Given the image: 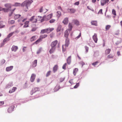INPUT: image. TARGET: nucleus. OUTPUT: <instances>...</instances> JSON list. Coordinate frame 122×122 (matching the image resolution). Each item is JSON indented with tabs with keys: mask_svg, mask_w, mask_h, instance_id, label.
Returning a JSON list of instances; mask_svg holds the SVG:
<instances>
[{
	"mask_svg": "<svg viewBox=\"0 0 122 122\" xmlns=\"http://www.w3.org/2000/svg\"><path fill=\"white\" fill-rule=\"evenodd\" d=\"M33 1L32 0H26L25 1L21 4L16 3H15L14 5L17 6H21L24 7V11H27L28 9V6H29L32 2Z\"/></svg>",
	"mask_w": 122,
	"mask_h": 122,
	"instance_id": "nucleus-1",
	"label": "nucleus"
},
{
	"mask_svg": "<svg viewBox=\"0 0 122 122\" xmlns=\"http://www.w3.org/2000/svg\"><path fill=\"white\" fill-rule=\"evenodd\" d=\"M5 6L7 8H3L2 10L4 12H6L10 10L11 8V5L10 4L7 3L5 5Z\"/></svg>",
	"mask_w": 122,
	"mask_h": 122,
	"instance_id": "nucleus-2",
	"label": "nucleus"
},
{
	"mask_svg": "<svg viewBox=\"0 0 122 122\" xmlns=\"http://www.w3.org/2000/svg\"><path fill=\"white\" fill-rule=\"evenodd\" d=\"M69 44V40L68 38H66L65 45H63L62 46V51H66V47H68Z\"/></svg>",
	"mask_w": 122,
	"mask_h": 122,
	"instance_id": "nucleus-3",
	"label": "nucleus"
},
{
	"mask_svg": "<svg viewBox=\"0 0 122 122\" xmlns=\"http://www.w3.org/2000/svg\"><path fill=\"white\" fill-rule=\"evenodd\" d=\"M27 18H23L22 17H21V18L19 19L18 20V22L20 23V24L21 26H22L23 25V23H21L24 22L25 21L27 20Z\"/></svg>",
	"mask_w": 122,
	"mask_h": 122,
	"instance_id": "nucleus-4",
	"label": "nucleus"
},
{
	"mask_svg": "<svg viewBox=\"0 0 122 122\" xmlns=\"http://www.w3.org/2000/svg\"><path fill=\"white\" fill-rule=\"evenodd\" d=\"M52 14H50L46 16H44V20L47 21L51 19L52 16Z\"/></svg>",
	"mask_w": 122,
	"mask_h": 122,
	"instance_id": "nucleus-5",
	"label": "nucleus"
},
{
	"mask_svg": "<svg viewBox=\"0 0 122 122\" xmlns=\"http://www.w3.org/2000/svg\"><path fill=\"white\" fill-rule=\"evenodd\" d=\"M40 89L38 87H35L30 92L31 95H32L34 93L36 92L37 91H40Z\"/></svg>",
	"mask_w": 122,
	"mask_h": 122,
	"instance_id": "nucleus-6",
	"label": "nucleus"
},
{
	"mask_svg": "<svg viewBox=\"0 0 122 122\" xmlns=\"http://www.w3.org/2000/svg\"><path fill=\"white\" fill-rule=\"evenodd\" d=\"M109 0H101L100 1L101 5L104 6L106 4H108Z\"/></svg>",
	"mask_w": 122,
	"mask_h": 122,
	"instance_id": "nucleus-7",
	"label": "nucleus"
},
{
	"mask_svg": "<svg viewBox=\"0 0 122 122\" xmlns=\"http://www.w3.org/2000/svg\"><path fill=\"white\" fill-rule=\"evenodd\" d=\"M48 10L46 9H43V7H41L39 9V11L40 13H45Z\"/></svg>",
	"mask_w": 122,
	"mask_h": 122,
	"instance_id": "nucleus-8",
	"label": "nucleus"
},
{
	"mask_svg": "<svg viewBox=\"0 0 122 122\" xmlns=\"http://www.w3.org/2000/svg\"><path fill=\"white\" fill-rule=\"evenodd\" d=\"M30 21L32 23L36 22L37 20V19L34 16H32L29 19Z\"/></svg>",
	"mask_w": 122,
	"mask_h": 122,
	"instance_id": "nucleus-9",
	"label": "nucleus"
},
{
	"mask_svg": "<svg viewBox=\"0 0 122 122\" xmlns=\"http://www.w3.org/2000/svg\"><path fill=\"white\" fill-rule=\"evenodd\" d=\"M58 41L57 40H55L52 42L51 43V47H55V46L57 45Z\"/></svg>",
	"mask_w": 122,
	"mask_h": 122,
	"instance_id": "nucleus-10",
	"label": "nucleus"
},
{
	"mask_svg": "<svg viewBox=\"0 0 122 122\" xmlns=\"http://www.w3.org/2000/svg\"><path fill=\"white\" fill-rule=\"evenodd\" d=\"M14 107L15 106H10L7 110L8 112L9 113H11L12 112L13 110Z\"/></svg>",
	"mask_w": 122,
	"mask_h": 122,
	"instance_id": "nucleus-11",
	"label": "nucleus"
},
{
	"mask_svg": "<svg viewBox=\"0 0 122 122\" xmlns=\"http://www.w3.org/2000/svg\"><path fill=\"white\" fill-rule=\"evenodd\" d=\"M37 20L39 21H40L41 22H43L44 21V16L42 17L40 16H38L36 18Z\"/></svg>",
	"mask_w": 122,
	"mask_h": 122,
	"instance_id": "nucleus-12",
	"label": "nucleus"
},
{
	"mask_svg": "<svg viewBox=\"0 0 122 122\" xmlns=\"http://www.w3.org/2000/svg\"><path fill=\"white\" fill-rule=\"evenodd\" d=\"M92 38L95 42L97 43L98 40V39L96 34L95 33L94 34V35L92 36Z\"/></svg>",
	"mask_w": 122,
	"mask_h": 122,
	"instance_id": "nucleus-13",
	"label": "nucleus"
},
{
	"mask_svg": "<svg viewBox=\"0 0 122 122\" xmlns=\"http://www.w3.org/2000/svg\"><path fill=\"white\" fill-rule=\"evenodd\" d=\"M36 76V75L34 74H32L31 75L30 78V81L31 82H33L34 81L35 79Z\"/></svg>",
	"mask_w": 122,
	"mask_h": 122,
	"instance_id": "nucleus-14",
	"label": "nucleus"
},
{
	"mask_svg": "<svg viewBox=\"0 0 122 122\" xmlns=\"http://www.w3.org/2000/svg\"><path fill=\"white\" fill-rule=\"evenodd\" d=\"M67 10L71 13H74L76 11L75 9L73 8L68 9Z\"/></svg>",
	"mask_w": 122,
	"mask_h": 122,
	"instance_id": "nucleus-15",
	"label": "nucleus"
},
{
	"mask_svg": "<svg viewBox=\"0 0 122 122\" xmlns=\"http://www.w3.org/2000/svg\"><path fill=\"white\" fill-rule=\"evenodd\" d=\"M18 49V48L17 46L13 45V46L11 50L12 51H14L15 52L17 51Z\"/></svg>",
	"mask_w": 122,
	"mask_h": 122,
	"instance_id": "nucleus-16",
	"label": "nucleus"
},
{
	"mask_svg": "<svg viewBox=\"0 0 122 122\" xmlns=\"http://www.w3.org/2000/svg\"><path fill=\"white\" fill-rule=\"evenodd\" d=\"M68 18H65L62 21V23L65 25H67L68 22Z\"/></svg>",
	"mask_w": 122,
	"mask_h": 122,
	"instance_id": "nucleus-17",
	"label": "nucleus"
},
{
	"mask_svg": "<svg viewBox=\"0 0 122 122\" xmlns=\"http://www.w3.org/2000/svg\"><path fill=\"white\" fill-rule=\"evenodd\" d=\"M13 68V66H11L7 67L6 68V71H9L12 70Z\"/></svg>",
	"mask_w": 122,
	"mask_h": 122,
	"instance_id": "nucleus-18",
	"label": "nucleus"
},
{
	"mask_svg": "<svg viewBox=\"0 0 122 122\" xmlns=\"http://www.w3.org/2000/svg\"><path fill=\"white\" fill-rule=\"evenodd\" d=\"M46 29V33H48L53 31L54 30V28H48Z\"/></svg>",
	"mask_w": 122,
	"mask_h": 122,
	"instance_id": "nucleus-19",
	"label": "nucleus"
},
{
	"mask_svg": "<svg viewBox=\"0 0 122 122\" xmlns=\"http://www.w3.org/2000/svg\"><path fill=\"white\" fill-rule=\"evenodd\" d=\"M68 29L67 30H69V31H71V30L72 28L73 27L72 25V24L70 23H69V24L68 25Z\"/></svg>",
	"mask_w": 122,
	"mask_h": 122,
	"instance_id": "nucleus-20",
	"label": "nucleus"
},
{
	"mask_svg": "<svg viewBox=\"0 0 122 122\" xmlns=\"http://www.w3.org/2000/svg\"><path fill=\"white\" fill-rule=\"evenodd\" d=\"M17 88L16 87H13L11 89H10L9 91L10 93H11L14 92L16 89Z\"/></svg>",
	"mask_w": 122,
	"mask_h": 122,
	"instance_id": "nucleus-21",
	"label": "nucleus"
},
{
	"mask_svg": "<svg viewBox=\"0 0 122 122\" xmlns=\"http://www.w3.org/2000/svg\"><path fill=\"white\" fill-rule=\"evenodd\" d=\"M55 49V47H51L49 51L50 53L51 54L54 52Z\"/></svg>",
	"mask_w": 122,
	"mask_h": 122,
	"instance_id": "nucleus-22",
	"label": "nucleus"
},
{
	"mask_svg": "<svg viewBox=\"0 0 122 122\" xmlns=\"http://www.w3.org/2000/svg\"><path fill=\"white\" fill-rule=\"evenodd\" d=\"M72 22L76 25H79V22L77 20L74 19L73 20Z\"/></svg>",
	"mask_w": 122,
	"mask_h": 122,
	"instance_id": "nucleus-23",
	"label": "nucleus"
},
{
	"mask_svg": "<svg viewBox=\"0 0 122 122\" xmlns=\"http://www.w3.org/2000/svg\"><path fill=\"white\" fill-rule=\"evenodd\" d=\"M37 36H32L30 39V41L31 42H32L35 41L37 38Z\"/></svg>",
	"mask_w": 122,
	"mask_h": 122,
	"instance_id": "nucleus-24",
	"label": "nucleus"
},
{
	"mask_svg": "<svg viewBox=\"0 0 122 122\" xmlns=\"http://www.w3.org/2000/svg\"><path fill=\"white\" fill-rule=\"evenodd\" d=\"M111 25H106L105 27V30L106 31L108 30L111 28Z\"/></svg>",
	"mask_w": 122,
	"mask_h": 122,
	"instance_id": "nucleus-25",
	"label": "nucleus"
},
{
	"mask_svg": "<svg viewBox=\"0 0 122 122\" xmlns=\"http://www.w3.org/2000/svg\"><path fill=\"white\" fill-rule=\"evenodd\" d=\"M29 23V21H26L24 23V25L23 26L24 28H26L28 27V24Z\"/></svg>",
	"mask_w": 122,
	"mask_h": 122,
	"instance_id": "nucleus-26",
	"label": "nucleus"
},
{
	"mask_svg": "<svg viewBox=\"0 0 122 122\" xmlns=\"http://www.w3.org/2000/svg\"><path fill=\"white\" fill-rule=\"evenodd\" d=\"M78 71V69L77 68H76L74 69L73 71V74L74 76H75L76 75Z\"/></svg>",
	"mask_w": 122,
	"mask_h": 122,
	"instance_id": "nucleus-27",
	"label": "nucleus"
},
{
	"mask_svg": "<svg viewBox=\"0 0 122 122\" xmlns=\"http://www.w3.org/2000/svg\"><path fill=\"white\" fill-rule=\"evenodd\" d=\"M91 23L92 25H97V21H92L91 22Z\"/></svg>",
	"mask_w": 122,
	"mask_h": 122,
	"instance_id": "nucleus-28",
	"label": "nucleus"
},
{
	"mask_svg": "<svg viewBox=\"0 0 122 122\" xmlns=\"http://www.w3.org/2000/svg\"><path fill=\"white\" fill-rule=\"evenodd\" d=\"M58 68V66L57 65H55L53 68V71L54 72H55L57 71Z\"/></svg>",
	"mask_w": 122,
	"mask_h": 122,
	"instance_id": "nucleus-29",
	"label": "nucleus"
},
{
	"mask_svg": "<svg viewBox=\"0 0 122 122\" xmlns=\"http://www.w3.org/2000/svg\"><path fill=\"white\" fill-rule=\"evenodd\" d=\"M21 16L20 15L16 14L14 16V18L15 20H16L19 18Z\"/></svg>",
	"mask_w": 122,
	"mask_h": 122,
	"instance_id": "nucleus-30",
	"label": "nucleus"
},
{
	"mask_svg": "<svg viewBox=\"0 0 122 122\" xmlns=\"http://www.w3.org/2000/svg\"><path fill=\"white\" fill-rule=\"evenodd\" d=\"M68 30H66L64 33V36L66 38H68V37L69 35V33L68 32Z\"/></svg>",
	"mask_w": 122,
	"mask_h": 122,
	"instance_id": "nucleus-31",
	"label": "nucleus"
},
{
	"mask_svg": "<svg viewBox=\"0 0 122 122\" xmlns=\"http://www.w3.org/2000/svg\"><path fill=\"white\" fill-rule=\"evenodd\" d=\"M111 49H108L106 50L105 51V54L106 55L109 54L111 51Z\"/></svg>",
	"mask_w": 122,
	"mask_h": 122,
	"instance_id": "nucleus-32",
	"label": "nucleus"
},
{
	"mask_svg": "<svg viewBox=\"0 0 122 122\" xmlns=\"http://www.w3.org/2000/svg\"><path fill=\"white\" fill-rule=\"evenodd\" d=\"M71 56H69L67 59V63L68 64H70L71 62Z\"/></svg>",
	"mask_w": 122,
	"mask_h": 122,
	"instance_id": "nucleus-33",
	"label": "nucleus"
},
{
	"mask_svg": "<svg viewBox=\"0 0 122 122\" xmlns=\"http://www.w3.org/2000/svg\"><path fill=\"white\" fill-rule=\"evenodd\" d=\"M60 88V87L59 86H55L54 88V90L55 91H58Z\"/></svg>",
	"mask_w": 122,
	"mask_h": 122,
	"instance_id": "nucleus-34",
	"label": "nucleus"
},
{
	"mask_svg": "<svg viewBox=\"0 0 122 122\" xmlns=\"http://www.w3.org/2000/svg\"><path fill=\"white\" fill-rule=\"evenodd\" d=\"M37 64V60H35L33 62L32 66L33 67H36Z\"/></svg>",
	"mask_w": 122,
	"mask_h": 122,
	"instance_id": "nucleus-35",
	"label": "nucleus"
},
{
	"mask_svg": "<svg viewBox=\"0 0 122 122\" xmlns=\"http://www.w3.org/2000/svg\"><path fill=\"white\" fill-rule=\"evenodd\" d=\"M57 13V16L58 18H59L61 15V14L60 11H58L56 12Z\"/></svg>",
	"mask_w": 122,
	"mask_h": 122,
	"instance_id": "nucleus-36",
	"label": "nucleus"
},
{
	"mask_svg": "<svg viewBox=\"0 0 122 122\" xmlns=\"http://www.w3.org/2000/svg\"><path fill=\"white\" fill-rule=\"evenodd\" d=\"M42 41V40H41L40 38L39 39H38L34 43V44H37L40 41Z\"/></svg>",
	"mask_w": 122,
	"mask_h": 122,
	"instance_id": "nucleus-37",
	"label": "nucleus"
},
{
	"mask_svg": "<svg viewBox=\"0 0 122 122\" xmlns=\"http://www.w3.org/2000/svg\"><path fill=\"white\" fill-rule=\"evenodd\" d=\"M47 35L45 34L41 36H40V38L42 40V39L45 38L47 36Z\"/></svg>",
	"mask_w": 122,
	"mask_h": 122,
	"instance_id": "nucleus-38",
	"label": "nucleus"
},
{
	"mask_svg": "<svg viewBox=\"0 0 122 122\" xmlns=\"http://www.w3.org/2000/svg\"><path fill=\"white\" fill-rule=\"evenodd\" d=\"M113 55L112 54H110L108 55L107 57V58L108 59H110L113 58Z\"/></svg>",
	"mask_w": 122,
	"mask_h": 122,
	"instance_id": "nucleus-39",
	"label": "nucleus"
},
{
	"mask_svg": "<svg viewBox=\"0 0 122 122\" xmlns=\"http://www.w3.org/2000/svg\"><path fill=\"white\" fill-rule=\"evenodd\" d=\"M85 49L86 50V52L87 53L88 52L89 48L86 46H85Z\"/></svg>",
	"mask_w": 122,
	"mask_h": 122,
	"instance_id": "nucleus-40",
	"label": "nucleus"
},
{
	"mask_svg": "<svg viewBox=\"0 0 122 122\" xmlns=\"http://www.w3.org/2000/svg\"><path fill=\"white\" fill-rule=\"evenodd\" d=\"M45 33H46V29L41 30V33L42 34H44Z\"/></svg>",
	"mask_w": 122,
	"mask_h": 122,
	"instance_id": "nucleus-41",
	"label": "nucleus"
},
{
	"mask_svg": "<svg viewBox=\"0 0 122 122\" xmlns=\"http://www.w3.org/2000/svg\"><path fill=\"white\" fill-rule=\"evenodd\" d=\"M15 8L13 10H10L11 13H10L9 15V16H10L12 14L13 12L14 11V10H15Z\"/></svg>",
	"mask_w": 122,
	"mask_h": 122,
	"instance_id": "nucleus-42",
	"label": "nucleus"
},
{
	"mask_svg": "<svg viewBox=\"0 0 122 122\" xmlns=\"http://www.w3.org/2000/svg\"><path fill=\"white\" fill-rule=\"evenodd\" d=\"M61 25L59 26L58 27L56 31L57 32H58L60 31L61 29Z\"/></svg>",
	"mask_w": 122,
	"mask_h": 122,
	"instance_id": "nucleus-43",
	"label": "nucleus"
},
{
	"mask_svg": "<svg viewBox=\"0 0 122 122\" xmlns=\"http://www.w3.org/2000/svg\"><path fill=\"white\" fill-rule=\"evenodd\" d=\"M56 21V20L53 19H52L50 20L49 21V22L50 23H52Z\"/></svg>",
	"mask_w": 122,
	"mask_h": 122,
	"instance_id": "nucleus-44",
	"label": "nucleus"
},
{
	"mask_svg": "<svg viewBox=\"0 0 122 122\" xmlns=\"http://www.w3.org/2000/svg\"><path fill=\"white\" fill-rule=\"evenodd\" d=\"M51 71H48L47 73L46 74V76L47 77L49 76L51 74Z\"/></svg>",
	"mask_w": 122,
	"mask_h": 122,
	"instance_id": "nucleus-45",
	"label": "nucleus"
},
{
	"mask_svg": "<svg viewBox=\"0 0 122 122\" xmlns=\"http://www.w3.org/2000/svg\"><path fill=\"white\" fill-rule=\"evenodd\" d=\"M112 13L114 15H116V11L114 9H113L112 10Z\"/></svg>",
	"mask_w": 122,
	"mask_h": 122,
	"instance_id": "nucleus-46",
	"label": "nucleus"
},
{
	"mask_svg": "<svg viewBox=\"0 0 122 122\" xmlns=\"http://www.w3.org/2000/svg\"><path fill=\"white\" fill-rule=\"evenodd\" d=\"M15 21L14 20H11L9 21V23L11 24H12L14 23Z\"/></svg>",
	"mask_w": 122,
	"mask_h": 122,
	"instance_id": "nucleus-47",
	"label": "nucleus"
},
{
	"mask_svg": "<svg viewBox=\"0 0 122 122\" xmlns=\"http://www.w3.org/2000/svg\"><path fill=\"white\" fill-rule=\"evenodd\" d=\"M67 65L66 63H65L63 66L62 68L63 69L65 70L66 69V67Z\"/></svg>",
	"mask_w": 122,
	"mask_h": 122,
	"instance_id": "nucleus-48",
	"label": "nucleus"
},
{
	"mask_svg": "<svg viewBox=\"0 0 122 122\" xmlns=\"http://www.w3.org/2000/svg\"><path fill=\"white\" fill-rule=\"evenodd\" d=\"M13 34V33L11 32L10 34H9L7 36V38H8L9 39V38L11 37Z\"/></svg>",
	"mask_w": 122,
	"mask_h": 122,
	"instance_id": "nucleus-49",
	"label": "nucleus"
},
{
	"mask_svg": "<svg viewBox=\"0 0 122 122\" xmlns=\"http://www.w3.org/2000/svg\"><path fill=\"white\" fill-rule=\"evenodd\" d=\"M64 78H61L59 79V81L60 82H62L64 80Z\"/></svg>",
	"mask_w": 122,
	"mask_h": 122,
	"instance_id": "nucleus-50",
	"label": "nucleus"
},
{
	"mask_svg": "<svg viewBox=\"0 0 122 122\" xmlns=\"http://www.w3.org/2000/svg\"><path fill=\"white\" fill-rule=\"evenodd\" d=\"M4 26L5 25H3L2 23L0 22V28H3Z\"/></svg>",
	"mask_w": 122,
	"mask_h": 122,
	"instance_id": "nucleus-51",
	"label": "nucleus"
},
{
	"mask_svg": "<svg viewBox=\"0 0 122 122\" xmlns=\"http://www.w3.org/2000/svg\"><path fill=\"white\" fill-rule=\"evenodd\" d=\"M79 83H77L76 84V85L74 86V88H77L79 86Z\"/></svg>",
	"mask_w": 122,
	"mask_h": 122,
	"instance_id": "nucleus-52",
	"label": "nucleus"
},
{
	"mask_svg": "<svg viewBox=\"0 0 122 122\" xmlns=\"http://www.w3.org/2000/svg\"><path fill=\"white\" fill-rule=\"evenodd\" d=\"M9 40V39L8 38H7V37L3 40V42H5L6 41H8Z\"/></svg>",
	"mask_w": 122,
	"mask_h": 122,
	"instance_id": "nucleus-53",
	"label": "nucleus"
},
{
	"mask_svg": "<svg viewBox=\"0 0 122 122\" xmlns=\"http://www.w3.org/2000/svg\"><path fill=\"white\" fill-rule=\"evenodd\" d=\"M98 61H97L93 63H92V65L94 66L97 65V64L98 63Z\"/></svg>",
	"mask_w": 122,
	"mask_h": 122,
	"instance_id": "nucleus-54",
	"label": "nucleus"
},
{
	"mask_svg": "<svg viewBox=\"0 0 122 122\" xmlns=\"http://www.w3.org/2000/svg\"><path fill=\"white\" fill-rule=\"evenodd\" d=\"M81 32H80V34L79 35L77 36L76 38L75 39H78L80 37H81Z\"/></svg>",
	"mask_w": 122,
	"mask_h": 122,
	"instance_id": "nucleus-55",
	"label": "nucleus"
},
{
	"mask_svg": "<svg viewBox=\"0 0 122 122\" xmlns=\"http://www.w3.org/2000/svg\"><path fill=\"white\" fill-rule=\"evenodd\" d=\"M4 101L0 102V106H1L3 105L4 104Z\"/></svg>",
	"mask_w": 122,
	"mask_h": 122,
	"instance_id": "nucleus-56",
	"label": "nucleus"
},
{
	"mask_svg": "<svg viewBox=\"0 0 122 122\" xmlns=\"http://www.w3.org/2000/svg\"><path fill=\"white\" fill-rule=\"evenodd\" d=\"M54 36L53 33H51L50 34V36L51 38H52Z\"/></svg>",
	"mask_w": 122,
	"mask_h": 122,
	"instance_id": "nucleus-57",
	"label": "nucleus"
},
{
	"mask_svg": "<svg viewBox=\"0 0 122 122\" xmlns=\"http://www.w3.org/2000/svg\"><path fill=\"white\" fill-rule=\"evenodd\" d=\"M69 82L71 84H73V80H71L69 81Z\"/></svg>",
	"mask_w": 122,
	"mask_h": 122,
	"instance_id": "nucleus-58",
	"label": "nucleus"
},
{
	"mask_svg": "<svg viewBox=\"0 0 122 122\" xmlns=\"http://www.w3.org/2000/svg\"><path fill=\"white\" fill-rule=\"evenodd\" d=\"M1 63L2 64H4L5 62V60L4 59H3L1 61Z\"/></svg>",
	"mask_w": 122,
	"mask_h": 122,
	"instance_id": "nucleus-59",
	"label": "nucleus"
},
{
	"mask_svg": "<svg viewBox=\"0 0 122 122\" xmlns=\"http://www.w3.org/2000/svg\"><path fill=\"white\" fill-rule=\"evenodd\" d=\"M102 9H100L98 13L100 14H102Z\"/></svg>",
	"mask_w": 122,
	"mask_h": 122,
	"instance_id": "nucleus-60",
	"label": "nucleus"
},
{
	"mask_svg": "<svg viewBox=\"0 0 122 122\" xmlns=\"http://www.w3.org/2000/svg\"><path fill=\"white\" fill-rule=\"evenodd\" d=\"M36 30V28H32L31 30V31H35Z\"/></svg>",
	"mask_w": 122,
	"mask_h": 122,
	"instance_id": "nucleus-61",
	"label": "nucleus"
},
{
	"mask_svg": "<svg viewBox=\"0 0 122 122\" xmlns=\"http://www.w3.org/2000/svg\"><path fill=\"white\" fill-rule=\"evenodd\" d=\"M58 9H59V10H62V9L61 7V6H58Z\"/></svg>",
	"mask_w": 122,
	"mask_h": 122,
	"instance_id": "nucleus-62",
	"label": "nucleus"
},
{
	"mask_svg": "<svg viewBox=\"0 0 122 122\" xmlns=\"http://www.w3.org/2000/svg\"><path fill=\"white\" fill-rule=\"evenodd\" d=\"M79 4V2H75L74 3V5H78Z\"/></svg>",
	"mask_w": 122,
	"mask_h": 122,
	"instance_id": "nucleus-63",
	"label": "nucleus"
},
{
	"mask_svg": "<svg viewBox=\"0 0 122 122\" xmlns=\"http://www.w3.org/2000/svg\"><path fill=\"white\" fill-rule=\"evenodd\" d=\"M117 54L118 56H119L120 55V52L119 51H118L117 52Z\"/></svg>",
	"mask_w": 122,
	"mask_h": 122,
	"instance_id": "nucleus-64",
	"label": "nucleus"
}]
</instances>
